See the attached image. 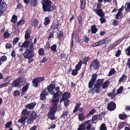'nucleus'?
<instances>
[{"instance_id": "dca6fc26", "label": "nucleus", "mask_w": 130, "mask_h": 130, "mask_svg": "<svg viewBox=\"0 0 130 130\" xmlns=\"http://www.w3.org/2000/svg\"><path fill=\"white\" fill-rule=\"evenodd\" d=\"M55 112L50 110V112L48 113L47 117L48 118L52 121L55 120L56 119L55 117Z\"/></svg>"}, {"instance_id": "09e8293b", "label": "nucleus", "mask_w": 130, "mask_h": 130, "mask_svg": "<svg viewBox=\"0 0 130 130\" xmlns=\"http://www.w3.org/2000/svg\"><path fill=\"white\" fill-rule=\"evenodd\" d=\"M20 93L18 90H16L13 93V95L15 97L18 96L20 94Z\"/></svg>"}, {"instance_id": "0e129e2a", "label": "nucleus", "mask_w": 130, "mask_h": 130, "mask_svg": "<svg viewBox=\"0 0 130 130\" xmlns=\"http://www.w3.org/2000/svg\"><path fill=\"white\" fill-rule=\"evenodd\" d=\"M18 73L19 74H22L24 73V70L22 68H21L19 69H18Z\"/></svg>"}, {"instance_id": "f8f14e48", "label": "nucleus", "mask_w": 130, "mask_h": 130, "mask_svg": "<svg viewBox=\"0 0 130 130\" xmlns=\"http://www.w3.org/2000/svg\"><path fill=\"white\" fill-rule=\"evenodd\" d=\"M93 11H94L99 17H105V14L103 10L101 8L100 9H94L93 10Z\"/></svg>"}, {"instance_id": "6ab92c4d", "label": "nucleus", "mask_w": 130, "mask_h": 130, "mask_svg": "<svg viewBox=\"0 0 130 130\" xmlns=\"http://www.w3.org/2000/svg\"><path fill=\"white\" fill-rule=\"evenodd\" d=\"M36 104V102H34L27 104L25 106V107L26 109H32L34 108Z\"/></svg>"}, {"instance_id": "c9c22d12", "label": "nucleus", "mask_w": 130, "mask_h": 130, "mask_svg": "<svg viewBox=\"0 0 130 130\" xmlns=\"http://www.w3.org/2000/svg\"><path fill=\"white\" fill-rule=\"evenodd\" d=\"M11 79L8 81V82L3 83L0 85V89L3 88L4 87L8 86L10 82Z\"/></svg>"}, {"instance_id": "4468645a", "label": "nucleus", "mask_w": 130, "mask_h": 130, "mask_svg": "<svg viewBox=\"0 0 130 130\" xmlns=\"http://www.w3.org/2000/svg\"><path fill=\"white\" fill-rule=\"evenodd\" d=\"M89 121H87L79 125L77 130H85L86 125L89 123Z\"/></svg>"}, {"instance_id": "c85d7f7f", "label": "nucleus", "mask_w": 130, "mask_h": 130, "mask_svg": "<svg viewBox=\"0 0 130 130\" xmlns=\"http://www.w3.org/2000/svg\"><path fill=\"white\" fill-rule=\"evenodd\" d=\"M68 113L69 112L68 110H67L66 111H65V110H64L63 111L62 114L61 116V118H62L64 119L67 118L68 117Z\"/></svg>"}, {"instance_id": "f704fd0d", "label": "nucleus", "mask_w": 130, "mask_h": 130, "mask_svg": "<svg viewBox=\"0 0 130 130\" xmlns=\"http://www.w3.org/2000/svg\"><path fill=\"white\" fill-rule=\"evenodd\" d=\"M57 37L59 40H60L62 37H63V31H60L59 33L57 32Z\"/></svg>"}, {"instance_id": "774afa93", "label": "nucleus", "mask_w": 130, "mask_h": 130, "mask_svg": "<svg viewBox=\"0 0 130 130\" xmlns=\"http://www.w3.org/2000/svg\"><path fill=\"white\" fill-rule=\"evenodd\" d=\"M103 17H101L100 19V20L101 24L104 23L106 21V19Z\"/></svg>"}, {"instance_id": "1a4fd4ad", "label": "nucleus", "mask_w": 130, "mask_h": 130, "mask_svg": "<svg viewBox=\"0 0 130 130\" xmlns=\"http://www.w3.org/2000/svg\"><path fill=\"white\" fill-rule=\"evenodd\" d=\"M97 75L96 73H93L92 76L91 78L88 83V87L89 88L92 89L93 85L96 84L95 81L97 78Z\"/></svg>"}, {"instance_id": "a18cd8bd", "label": "nucleus", "mask_w": 130, "mask_h": 130, "mask_svg": "<svg viewBox=\"0 0 130 130\" xmlns=\"http://www.w3.org/2000/svg\"><path fill=\"white\" fill-rule=\"evenodd\" d=\"M119 117L121 120H124L125 119L127 118V116L126 114H119Z\"/></svg>"}, {"instance_id": "e2e57ef3", "label": "nucleus", "mask_w": 130, "mask_h": 130, "mask_svg": "<svg viewBox=\"0 0 130 130\" xmlns=\"http://www.w3.org/2000/svg\"><path fill=\"white\" fill-rule=\"evenodd\" d=\"M78 71L76 69H73L71 74L75 76L77 74Z\"/></svg>"}, {"instance_id": "72a5a7b5", "label": "nucleus", "mask_w": 130, "mask_h": 130, "mask_svg": "<svg viewBox=\"0 0 130 130\" xmlns=\"http://www.w3.org/2000/svg\"><path fill=\"white\" fill-rule=\"evenodd\" d=\"M82 64V62L81 61L79 62L75 67V69L78 71L80 69Z\"/></svg>"}, {"instance_id": "49530a36", "label": "nucleus", "mask_w": 130, "mask_h": 130, "mask_svg": "<svg viewBox=\"0 0 130 130\" xmlns=\"http://www.w3.org/2000/svg\"><path fill=\"white\" fill-rule=\"evenodd\" d=\"M38 53L40 55L42 56L44 55L45 53L44 49L42 48L39 49L38 51Z\"/></svg>"}, {"instance_id": "a878e982", "label": "nucleus", "mask_w": 130, "mask_h": 130, "mask_svg": "<svg viewBox=\"0 0 130 130\" xmlns=\"http://www.w3.org/2000/svg\"><path fill=\"white\" fill-rule=\"evenodd\" d=\"M82 105V104L79 102H77L75 104L74 109L73 110V112L75 113L80 108V107Z\"/></svg>"}, {"instance_id": "4d7b16f0", "label": "nucleus", "mask_w": 130, "mask_h": 130, "mask_svg": "<svg viewBox=\"0 0 130 130\" xmlns=\"http://www.w3.org/2000/svg\"><path fill=\"white\" fill-rule=\"evenodd\" d=\"M123 87L122 86H120V87L118 88L117 91V94H120L121 93L123 89Z\"/></svg>"}, {"instance_id": "f257e3e1", "label": "nucleus", "mask_w": 130, "mask_h": 130, "mask_svg": "<svg viewBox=\"0 0 130 130\" xmlns=\"http://www.w3.org/2000/svg\"><path fill=\"white\" fill-rule=\"evenodd\" d=\"M104 80V79H99L97 80L96 84L94 85V87L89 90V92L92 94H94L95 93H98L101 91L100 88L101 86L103 89L108 87L110 83L109 81L107 80L103 83Z\"/></svg>"}, {"instance_id": "603ef678", "label": "nucleus", "mask_w": 130, "mask_h": 130, "mask_svg": "<svg viewBox=\"0 0 130 130\" xmlns=\"http://www.w3.org/2000/svg\"><path fill=\"white\" fill-rule=\"evenodd\" d=\"M122 16V13L120 12H118L116 15V19H121Z\"/></svg>"}, {"instance_id": "58836bf2", "label": "nucleus", "mask_w": 130, "mask_h": 130, "mask_svg": "<svg viewBox=\"0 0 130 130\" xmlns=\"http://www.w3.org/2000/svg\"><path fill=\"white\" fill-rule=\"evenodd\" d=\"M63 101H64V104L65 106H68L69 105L70 102L69 100L68 99H65V100H61V99L60 103L61 102Z\"/></svg>"}, {"instance_id": "473e14b6", "label": "nucleus", "mask_w": 130, "mask_h": 130, "mask_svg": "<svg viewBox=\"0 0 130 130\" xmlns=\"http://www.w3.org/2000/svg\"><path fill=\"white\" fill-rule=\"evenodd\" d=\"M32 82L34 86L36 88L38 87V84L39 82H38V81L36 78L33 79Z\"/></svg>"}, {"instance_id": "7c9ffc66", "label": "nucleus", "mask_w": 130, "mask_h": 130, "mask_svg": "<svg viewBox=\"0 0 130 130\" xmlns=\"http://www.w3.org/2000/svg\"><path fill=\"white\" fill-rule=\"evenodd\" d=\"M51 20L48 17L45 18L44 20V22L43 23L44 25L45 26H47L50 23Z\"/></svg>"}, {"instance_id": "a19ab883", "label": "nucleus", "mask_w": 130, "mask_h": 130, "mask_svg": "<svg viewBox=\"0 0 130 130\" xmlns=\"http://www.w3.org/2000/svg\"><path fill=\"white\" fill-rule=\"evenodd\" d=\"M106 42V40L104 39L101 40L98 42H97L98 46L102 45L103 44H104Z\"/></svg>"}, {"instance_id": "338daca9", "label": "nucleus", "mask_w": 130, "mask_h": 130, "mask_svg": "<svg viewBox=\"0 0 130 130\" xmlns=\"http://www.w3.org/2000/svg\"><path fill=\"white\" fill-rule=\"evenodd\" d=\"M90 123H89L88 124V125L86 127H85V130H86V129H87V130H90L91 128V124L92 123L91 122Z\"/></svg>"}, {"instance_id": "2eb2a0df", "label": "nucleus", "mask_w": 130, "mask_h": 130, "mask_svg": "<svg viewBox=\"0 0 130 130\" xmlns=\"http://www.w3.org/2000/svg\"><path fill=\"white\" fill-rule=\"evenodd\" d=\"M2 0H0V13L2 14L6 8L7 5L5 3H1Z\"/></svg>"}, {"instance_id": "69168bd1", "label": "nucleus", "mask_w": 130, "mask_h": 130, "mask_svg": "<svg viewBox=\"0 0 130 130\" xmlns=\"http://www.w3.org/2000/svg\"><path fill=\"white\" fill-rule=\"evenodd\" d=\"M14 32L15 35H17L19 32V29L18 27H17V28L15 27L14 28Z\"/></svg>"}, {"instance_id": "ea45409f", "label": "nucleus", "mask_w": 130, "mask_h": 130, "mask_svg": "<svg viewBox=\"0 0 130 130\" xmlns=\"http://www.w3.org/2000/svg\"><path fill=\"white\" fill-rule=\"evenodd\" d=\"M25 22V20L23 19L20 20L17 24V27H18L20 25H22L24 24Z\"/></svg>"}, {"instance_id": "c756f323", "label": "nucleus", "mask_w": 130, "mask_h": 130, "mask_svg": "<svg viewBox=\"0 0 130 130\" xmlns=\"http://www.w3.org/2000/svg\"><path fill=\"white\" fill-rule=\"evenodd\" d=\"M39 4L38 1V0H33L31 3V7L35 8Z\"/></svg>"}, {"instance_id": "2f4dec72", "label": "nucleus", "mask_w": 130, "mask_h": 130, "mask_svg": "<svg viewBox=\"0 0 130 130\" xmlns=\"http://www.w3.org/2000/svg\"><path fill=\"white\" fill-rule=\"evenodd\" d=\"M30 84L29 83H27L23 87L22 89V92H26L28 89Z\"/></svg>"}, {"instance_id": "f03ea898", "label": "nucleus", "mask_w": 130, "mask_h": 130, "mask_svg": "<svg viewBox=\"0 0 130 130\" xmlns=\"http://www.w3.org/2000/svg\"><path fill=\"white\" fill-rule=\"evenodd\" d=\"M56 86L55 84H50L49 85H48L47 87L45 88L42 91H41L40 94V100H43L46 99V96L48 94V93H50L52 95H54L55 91L54 90Z\"/></svg>"}, {"instance_id": "5fc2aeb1", "label": "nucleus", "mask_w": 130, "mask_h": 130, "mask_svg": "<svg viewBox=\"0 0 130 130\" xmlns=\"http://www.w3.org/2000/svg\"><path fill=\"white\" fill-rule=\"evenodd\" d=\"M125 52L127 56L130 55V48L128 47L127 48L125 49Z\"/></svg>"}, {"instance_id": "412c9836", "label": "nucleus", "mask_w": 130, "mask_h": 130, "mask_svg": "<svg viewBox=\"0 0 130 130\" xmlns=\"http://www.w3.org/2000/svg\"><path fill=\"white\" fill-rule=\"evenodd\" d=\"M60 25V24L58 23H55L54 24H52L51 26V29H53V30H54L56 29H59Z\"/></svg>"}, {"instance_id": "ddd939ff", "label": "nucleus", "mask_w": 130, "mask_h": 130, "mask_svg": "<svg viewBox=\"0 0 130 130\" xmlns=\"http://www.w3.org/2000/svg\"><path fill=\"white\" fill-rule=\"evenodd\" d=\"M79 36L77 33L74 32L72 33L71 37V40H73L74 39L75 40V43L77 42L79 43V42L80 41L79 40Z\"/></svg>"}, {"instance_id": "20e7f679", "label": "nucleus", "mask_w": 130, "mask_h": 130, "mask_svg": "<svg viewBox=\"0 0 130 130\" xmlns=\"http://www.w3.org/2000/svg\"><path fill=\"white\" fill-rule=\"evenodd\" d=\"M27 49L26 51L23 54L24 57L25 59H28V62L29 64H30L32 62L34 61V59H32L35 55L34 52V48L31 49Z\"/></svg>"}, {"instance_id": "6e6d98bb", "label": "nucleus", "mask_w": 130, "mask_h": 130, "mask_svg": "<svg viewBox=\"0 0 130 130\" xmlns=\"http://www.w3.org/2000/svg\"><path fill=\"white\" fill-rule=\"evenodd\" d=\"M125 122H122L119 123L118 126V129H121L124 126Z\"/></svg>"}, {"instance_id": "864d4df0", "label": "nucleus", "mask_w": 130, "mask_h": 130, "mask_svg": "<svg viewBox=\"0 0 130 130\" xmlns=\"http://www.w3.org/2000/svg\"><path fill=\"white\" fill-rule=\"evenodd\" d=\"M19 37H15L12 41L13 45H15L16 43L18 42L19 40Z\"/></svg>"}, {"instance_id": "423d86ee", "label": "nucleus", "mask_w": 130, "mask_h": 130, "mask_svg": "<svg viewBox=\"0 0 130 130\" xmlns=\"http://www.w3.org/2000/svg\"><path fill=\"white\" fill-rule=\"evenodd\" d=\"M100 67V62L97 59L92 61L89 66V68L91 70H98Z\"/></svg>"}, {"instance_id": "052dcab7", "label": "nucleus", "mask_w": 130, "mask_h": 130, "mask_svg": "<svg viewBox=\"0 0 130 130\" xmlns=\"http://www.w3.org/2000/svg\"><path fill=\"white\" fill-rule=\"evenodd\" d=\"M54 32H52L49 33L50 35L48 38V40H50L51 38L54 37Z\"/></svg>"}, {"instance_id": "9d476101", "label": "nucleus", "mask_w": 130, "mask_h": 130, "mask_svg": "<svg viewBox=\"0 0 130 130\" xmlns=\"http://www.w3.org/2000/svg\"><path fill=\"white\" fill-rule=\"evenodd\" d=\"M107 104V109L108 110L110 111H113L116 108V104L113 101H111Z\"/></svg>"}, {"instance_id": "aec40b11", "label": "nucleus", "mask_w": 130, "mask_h": 130, "mask_svg": "<svg viewBox=\"0 0 130 130\" xmlns=\"http://www.w3.org/2000/svg\"><path fill=\"white\" fill-rule=\"evenodd\" d=\"M98 30V29L96 28L95 25H93L90 27V31L92 34H95Z\"/></svg>"}, {"instance_id": "de8ad7c7", "label": "nucleus", "mask_w": 130, "mask_h": 130, "mask_svg": "<svg viewBox=\"0 0 130 130\" xmlns=\"http://www.w3.org/2000/svg\"><path fill=\"white\" fill-rule=\"evenodd\" d=\"M17 17L16 15H14L12 17L11 21L12 22L15 23L17 22Z\"/></svg>"}, {"instance_id": "79ce46f5", "label": "nucleus", "mask_w": 130, "mask_h": 130, "mask_svg": "<svg viewBox=\"0 0 130 130\" xmlns=\"http://www.w3.org/2000/svg\"><path fill=\"white\" fill-rule=\"evenodd\" d=\"M116 72V71L114 68H112L111 69L108 75L109 76H111L112 75L114 74Z\"/></svg>"}, {"instance_id": "b1692460", "label": "nucleus", "mask_w": 130, "mask_h": 130, "mask_svg": "<svg viewBox=\"0 0 130 130\" xmlns=\"http://www.w3.org/2000/svg\"><path fill=\"white\" fill-rule=\"evenodd\" d=\"M30 21L31 22V24L32 26L36 27L38 26L39 21L37 19H34L33 20H30Z\"/></svg>"}, {"instance_id": "f3484780", "label": "nucleus", "mask_w": 130, "mask_h": 130, "mask_svg": "<svg viewBox=\"0 0 130 130\" xmlns=\"http://www.w3.org/2000/svg\"><path fill=\"white\" fill-rule=\"evenodd\" d=\"M25 33L24 36L25 41L29 40L31 37L30 34L31 31L30 30H27L25 31Z\"/></svg>"}, {"instance_id": "4be33fe9", "label": "nucleus", "mask_w": 130, "mask_h": 130, "mask_svg": "<svg viewBox=\"0 0 130 130\" xmlns=\"http://www.w3.org/2000/svg\"><path fill=\"white\" fill-rule=\"evenodd\" d=\"M99 116L98 115H95L92 117L91 120H89L88 121H89V123L91 122L92 123H95V122L94 121L97 120L98 119H99Z\"/></svg>"}, {"instance_id": "680f3d73", "label": "nucleus", "mask_w": 130, "mask_h": 130, "mask_svg": "<svg viewBox=\"0 0 130 130\" xmlns=\"http://www.w3.org/2000/svg\"><path fill=\"white\" fill-rule=\"evenodd\" d=\"M0 59L3 63V62H5L6 60L7 57L5 56H3L1 57Z\"/></svg>"}, {"instance_id": "bf43d9fd", "label": "nucleus", "mask_w": 130, "mask_h": 130, "mask_svg": "<svg viewBox=\"0 0 130 130\" xmlns=\"http://www.w3.org/2000/svg\"><path fill=\"white\" fill-rule=\"evenodd\" d=\"M37 79L38 81V82L39 83H40L43 81H44L45 79L44 78V77H38L36 78Z\"/></svg>"}, {"instance_id": "39448f33", "label": "nucleus", "mask_w": 130, "mask_h": 130, "mask_svg": "<svg viewBox=\"0 0 130 130\" xmlns=\"http://www.w3.org/2000/svg\"><path fill=\"white\" fill-rule=\"evenodd\" d=\"M32 39L31 38L29 40L25 41L23 43L20 42L18 44L19 46L20 47L26 48L25 51H26L27 49H30V48H31L32 49L34 48V43H32Z\"/></svg>"}, {"instance_id": "4c0bfd02", "label": "nucleus", "mask_w": 130, "mask_h": 130, "mask_svg": "<svg viewBox=\"0 0 130 130\" xmlns=\"http://www.w3.org/2000/svg\"><path fill=\"white\" fill-rule=\"evenodd\" d=\"M78 118L79 120L82 121L84 120L85 119L84 115H83V113H81L79 114L78 116Z\"/></svg>"}, {"instance_id": "cd10ccee", "label": "nucleus", "mask_w": 130, "mask_h": 130, "mask_svg": "<svg viewBox=\"0 0 130 130\" xmlns=\"http://www.w3.org/2000/svg\"><path fill=\"white\" fill-rule=\"evenodd\" d=\"M26 118L25 116H22L18 120L19 122L22 123L23 125H24L25 123V120Z\"/></svg>"}, {"instance_id": "e433bc0d", "label": "nucleus", "mask_w": 130, "mask_h": 130, "mask_svg": "<svg viewBox=\"0 0 130 130\" xmlns=\"http://www.w3.org/2000/svg\"><path fill=\"white\" fill-rule=\"evenodd\" d=\"M77 18L78 21V23L79 25L81 26L82 25L83 23L82 22L83 20L82 17L80 15H79L77 17Z\"/></svg>"}, {"instance_id": "393cba45", "label": "nucleus", "mask_w": 130, "mask_h": 130, "mask_svg": "<svg viewBox=\"0 0 130 130\" xmlns=\"http://www.w3.org/2000/svg\"><path fill=\"white\" fill-rule=\"evenodd\" d=\"M12 86L14 87H21L20 84V82L17 80V78L16 80L13 81L12 83Z\"/></svg>"}, {"instance_id": "a211bd4d", "label": "nucleus", "mask_w": 130, "mask_h": 130, "mask_svg": "<svg viewBox=\"0 0 130 130\" xmlns=\"http://www.w3.org/2000/svg\"><path fill=\"white\" fill-rule=\"evenodd\" d=\"M62 97L61 99V100H64L65 99H68L70 98L71 94L70 93L68 92H65L62 95Z\"/></svg>"}, {"instance_id": "37998d69", "label": "nucleus", "mask_w": 130, "mask_h": 130, "mask_svg": "<svg viewBox=\"0 0 130 130\" xmlns=\"http://www.w3.org/2000/svg\"><path fill=\"white\" fill-rule=\"evenodd\" d=\"M99 129L100 130H107L106 125L104 123L101 124L100 127Z\"/></svg>"}, {"instance_id": "3c124183", "label": "nucleus", "mask_w": 130, "mask_h": 130, "mask_svg": "<svg viewBox=\"0 0 130 130\" xmlns=\"http://www.w3.org/2000/svg\"><path fill=\"white\" fill-rule=\"evenodd\" d=\"M12 124V122L11 121H9L7 122L5 124V127L7 128H10Z\"/></svg>"}, {"instance_id": "9b49d317", "label": "nucleus", "mask_w": 130, "mask_h": 130, "mask_svg": "<svg viewBox=\"0 0 130 130\" xmlns=\"http://www.w3.org/2000/svg\"><path fill=\"white\" fill-rule=\"evenodd\" d=\"M59 87L58 86L56 88H55V89L57 92L54 93L52 97L53 99H56L58 98L59 96L61 97L62 94V92H61L60 91Z\"/></svg>"}, {"instance_id": "8fccbe9b", "label": "nucleus", "mask_w": 130, "mask_h": 130, "mask_svg": "<svg viewBox=\"0 0 130 130\" xmlns=\"http://www.w3.org/2000/svg\"><path fill=\"white\" fill-rule=\"evenodd\" d=\"M51 51L56 52L57 51L56 50L57 48V45L56 44H53L52 46L50 47Z\"/></svg>"}, {"instance_id": "5701e85b", "label": "nucleus", "mask_w": 130, "mask_h": 130, "mask_svg": "<svg viewBox=\"0 0 130 130\" xmlns=\"http://www.w3.org/2000/svg\"><path fill=\"white\" fill-rule=\"evenodd\" d=\"M17 80L20 82V84L21 83L22 85H23L26 82V79L23 78L21 76H19L17 78Z\"/></svg>"}, {"instance_id": "6e6552de", "label": "nucleus", "mask_w": 130, "mask_h": 130, "mask_svg": "<svg viewBox=\"0 0 130 130\" xmlns=\"http://www.w3.org/2000/svg\"><path fill=\"white\" fill-rule=\"evenodd\" d=\"M37 117V115L36 112L34 111L30 112L27 121V123L28 124L32 123L34 120L36 119Z\"/></svg>"}, {"instance_id": "7ed1b4c3", "label": "nucleus", "mask_w": 130, "mask_h": 130, "mask_svg": "<svg viewBox=\"0 0 130 130\" xmlns=\"http://www.w3.org/2000/svg\"><path fill=\"white\" fill-rule=\"evenodd\" d=\"M41 3L42 5V9L44 12H52L53 7L52 6V3L50 0H42Z\"/></svg>"}, {"instance_id": "bb28decb", "label": "nucleus", "mask_w": 130, "mask_h": 130, "mask_svg": "<svg viewBox=\"0 0 130 130\" xmlns=\"http://www.w3.org/2000/svg\"><path fill=\"white\" fill-rule=\"evenodd\" d=\"M86 4V0H80V9L81 10L84 9Z\"/></svg>"}, {"instance_id": "0eeeda50", "label": "nucleus", "mask_w": 130, "mask_h": 130, "mask_svg": "<svg viewBox=\"0 0 130 130\" xmlns=\"http://www.w3.org/2000/svg\"><path fill=\"white\" fill-rule=\"evenodd\" d=\"M59 98H57L56 99H53L51 101L52 105L51 108L50 110L56 112L57 110V106L59 102Z\"/></svg>"}, {"instance_id": "13d9d810", "label": "nucleus", "mask_w": 130, "mask_h": 130, "mask_svg": "<svg viewBox=\"0 0 130 130\" xmlns=\"http://www.w3.org/2000/svg\"><path fill=\"white\" fill-rule=\"evenodd\" d=\"M127 77L126 75L125 76V74H123L121 77L119 79V82L123 81L125 79H126L127 78Z\"/></svg>"}, {"instance_id": "c03bdc74", "label": "nucleus", "mask_w": 130, "mask_h": 130, "mask_svg": "<svg viewBox=\"0 0 130 130\" xmlns=\"http://www.w3.org/2000/svg\"><path fill=\"white\" fill-rule=\"evenodd\" d=\"M4 36V38L5 39L8 38H9L11 36V34L8 32L6 31L3 33Z\"/></svg>"}]
</instances>
